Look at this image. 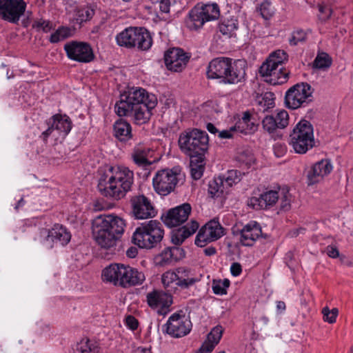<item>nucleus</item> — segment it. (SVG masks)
<instances>
[{
    "mask_svg": "<svg viewBox=\"0 0 353 353\" xmlns=\"http://www.w3.org/2000/svg\"><path fill=\"white\" fill-rule=\"evenodd\" d=\"M274 153L276 154V155L279 157V156L283 155V154L285 151V146L282 145L281 144L278 143L274 147Z\"/></svg>",
    "mask_w": 353,
    "mask_h": 353,
    "instance_id": "nucleus-60",
    "label": "nucleus"
},
{
    "mask_svg": "<svg viewBox=\"0 0 353 353\" xmlns=\"http://www.w3.org/2000/svg\"><path fill=\"white\" fill-rule=\"evenodd\" d=\"M184 256V250L179 247L165 248L161 254L162 261L170 263L172 261H177Z\"/></svg>",
    "mask_w": 353,
    "mask_h": 353,
    "instance_id": "nucleus-35",
    "label": "nucleus"
},
{
    "mask_svg": "<svg viewBox=\"0 0 353 353\" xmlns=\"http://www.w3.org/2000/svg\"><path fill=\"white\" fill-rule=\"evenodd\" d=\"M117 45L128 49L137 48L141 51L148 50L152 45L150 32L142 27H129L116 36Z\"/></svg>",
    "mask_w": 353,
    "mask_h": 353,
    "instance_id": "nucleus-8",
    "label": "nucleus"
},
{
    "mask_svg": "<svg viewBox=\"0 0 353 353\" xmlns=\"http://www.w3.org/2000/svg\"><path fill=\"white\" fill-rule=\"evenodd\" d=\"M203 252L206 256H210L216 254V250L214 247L210 246L204 249Z\"/></svg>",
    "mask_w": 353,
    "mask_h": 353,
    "instance_id": "nucleus-63",
    "label": "nucleus"
},
{
    "mask_svg": "<svg viewBox=\"0 0 353 353\" xmlns=\"http://www.w3.org/2000/svg\"><path fill=\"white\" fill-rule=\"evenodd\" d=\"M71 36L72 30L70 28L61 26L50 35L49 41L52 43H57L70 37Z\"/></svg>",
    "mask_w": 353,
    "mask_h": 353,
    "instance_id": "nucleus-41",
    "label": "nucleus"
},
{
    "mask_svg": "<svg viewBox=\"0 0 353 353\" xmlns=\"http://www.w3.org/2000/svg\"><path fill=\"white\" fill-rule=\"evenodd\" d=\"M192 323L185 314L176 312L172 314L163 325L168 334L174 338L183 337L190 333L192 329Z\"/></svg>",
    "mask_w": 353,
    "mask_h": 353,
    "instance_id": "nucleus-16",
    "label": "nucleus"
},
{
    "mask_svg": "<svg viewBox=\"0 0 353 353\" xmlns=\"http://www.w3.org/2000/svg\"><path fill=\"white\" fill-rule=\"evenodd\" d=\"M234 130H236L235 127L234 128H232L230 129V130H223L221 132H219V138H221V139H230V138H231L232 137L231 131H232Z\"/></svg>",
    "mask_w": 353,
    "mask_h": 353,
    "instance_id": "nucleus-59",
    "label": "nucleus"
},
{
    "mask_svg": "<svg viewBox=\"0 0 353 353\" xmlns=\"http://www.w3.org/2000/svg\"><path fill=\"white\" fill-rule=\"evenodd\" d=\"M148 305L152 309L160 308L158 311L160 314H166L169 307L173 303L172 296L162 290H154L146 295Z\"/></svg>",
    "mask_w": 353,
    "mask_h": 353,
    "instance_id": "nucleus-22",
    "label": "nucleus"
},
{
    "mask_svg": "<svg viewBox=\"0 0 353 353\" xmlns=\"http://www.w3.org/2000/svg\"><path fill=\"white\" fill-rule=\"evenodd\" d=\"M46 123L48 125V128L44 130L39 136V138L45 143H47L48 139L49 137L51 135L52 132L54 130V128L52 127V124L48 119L46 121Z\"/></svg>",
    "mask_w": 353,
    "mask_h": 353,
    "instance_id": "nucleus-53",
    "label": "nucleus"
},
{
    "mask_svg": "<svg viewBox=\"0 0 353 353\" xmlns=\"http://www.w3.org/2000/svg\"><path fill=\"white\" fill-rule=\"evenodd\" d=\"M113 133L120 142H127L133 137L130 123L123 119H119L114 122Z\"/></svg>",
    "mask_w": 353,
    "mask_h": 353,
    "instance_id": "nucleus-30",
    "label": "nucleus"
},
{
    "mask_svg": "<svg viewBox=\"0 0 353 353\" xmlns=\"http://www.w3.org/2000/svg\"><path fill=\"white\" fill-rule=\"evenodd\" d=\"M48 120L54 128V130H57L59 132L63 133L64 137L67 136L72 129V121L66 114L62 115L56 114L52 116Z\"/></svg>",
    "mask_w": 353,
    "mask_h": 353,
    "instance_id": "nucleus-31",
    "label": "nucleus"
},
{
    "mask_svg": "<svg viewBox=\"0 0 353 353\" xmlns=\"http://www.w3.org/2000/svg\"><path fill=\"white\" fill-rule=\"evenodd\" d=\"M192 212L191 205L184 203L168 210L161 215V220L168 228L177 227L184 223Z\"/></svg>",
    "mask_w": 353,
    "mask_h": 353,
    "instance_id": "nucleus-20",
    "label": "nucleus"
},
{
    "mask_svg": "<svg viewBox=\"0 0 353 353\" xmlns=\"http://www.w3.org/2000/svg\"><path fill=\"white\" fill-rule=\"evenodd\" d=\"M64 50L70 59L77 62L87 63L95 58L91 46L86 42L73 41L67 43Z\"/></svg>",
    "mask_w": 353,
    "mask_h": 353,
    "instance_id": "nucleus-17",
    "label": "nucleus"
},
{
    "mask_svg": "<svg viewBox=\"0 0 353 353\" xmlns=\"http://www.w3.org/2000/svg\"><path fill=\"white\" fill-rule=\"evenodd\" d=\"M256 102L257 111L268 112L269 109L274 107V94L271 92H266L257 97Z\"/></svg>",
    "mask_w": 353,
    "mask_h": 353,
    "instance_id": "nucleus-33",
    "label": "nucleus"
},
{
    "mask_svg": "<svg viewBox=\"0 0 353 353\" xmlns=\"http://www.w3.org/2000/svg\"><path fill=\"white\" fill-rule=\"evenodd\" d=\"M27 3L24 0H0V19L13 24H18L21 18L27 14Z\"/></svg>",
    "mask_w": 353,
    "mask_h": 353,
    "instance_id": "nucleus-15",
    "label": "nucleus"
},
{
    "mask_svg": "<svg viewBox=\"0 0 353 353\" xmlns=\"http://www.w3.org/2000/svg\"><path fill=\"white\" fill-rule=\"evenodd\" d=\"M219 29L222 34L228 37L235 36V32L238 29V21L236 19L223 20L219 23Z\"/></svg>",
    "mask_w": 353,
    "mask_h": 353,
    "instance_id": "nucleus-37",
    "label": "nucleus"
},
{
    "mask_svg": "<svg viewBox=\"0 0 353 353\" xmlns=\"http://www.w3.org/2000/svg\"><path fill=\"white\" fill-rule=\"evenodd\" d=\"M220 10L216 3L196 6L189 12L185 20L186 26L191 30L201 28L206 21L219 18Z\"/></svg>",
    "mask_w": 353,
    "mask_h": 353,
    "instance_id": "nucleus-10",
    "label": "nucleus"
},
{
    "mask_svg": "<svg viewBox=\"0 0 353 353\" xmlns=\"http://www.w3.org/2000/svg\"><path fill=\"white\" fill-rule=\"evenodd\" d=\"M111 176V173L109 172V171L108 170V172H105V173H103L99 180V183L98 185L101 182L102 179H104V180L103 181V182L104 183L105 185H103V187L105 188V185H108V179H109V177Z\"/></svg>",
    "mask_w": 353,
    "mask_h": 353,
    "instance_id": "nucleus-61",
    "label": "nucleus"
},
{
    "mask_svg": "<svg viewBox=\"0 0 353 353\" xmlns=\"http://www.w3.org/2000/svg\"><path fill=\"white\" fill-rule=\"evenodd\" d=\"M125 265L121 263H112L102 271V279L106 282L112 283L115 286H120L121 276Z\"/></svg>",
    "mask_w": 353,
    "mask_h": 353,
    "instance_id": "nucleus-29",
    "label": "nucleus"
},
{
    "mask_svg": "<svg viewBox=\"0 0 353 353\" xmlns=\"http://www.w3.org/2000/svg\"><path fill=\"white\" fill-rule=\"evenodd\" d=\"M213 350L212 345H207L204 343L201 345V347L196 352V353H211Z\"/></svg>",
    "mask_w": 353,
    "mask_h": 353,
    "instance_id": "nucleus-58",
    "label": "nucleus"
},
{
    "mask_svg": "<svg viewBox=\"0 0 353 353\" xmlns=\"http://www.w3.org/2000/svg\"><path fill=\"white\" fill-rule=\"evenodd\" d=\"M257 11L265 20H269L274 14L275 10L272 5V3L268 0L263 1L260 5L256 8Z\"/></svg>",
    "mask_w": 353,
    "mask_h": 353,
    "instance_id": "nucleus-43",
    "label": "nucleus"
},
{
    "mask_svg": "<svg viewBox=\"0 0 353 353\" xmlns=\"http://www.w3.org/2000/svg\"><path fill=\"white\" fill-rule=\"evenodd\" d=\"M290 144L298 154L306 153L315 145L313 126L310 121L305 119L301 120L296 125L290 134Z\"/></svg>",
    "mask_w": 353,
    "mask_h": 353,
    "instance_id": "nucleus-9",
    "label": "nucleus"
},
{
    "mask_svg": "<svg viewBox=\"0 0 353 353\" xmlns=\"http://www.w3.org/2000/svg\"><path fill=\"white\" fill-rule=\"evenodd\" d=\"M125 222L114 214H103L92 221V234L97 243L106 250L116 245L124 232Z\"/></svg>",
    "mask_w": 353,
    "mask_h": 353,
    "instance_id": "nucleus-3",
    "label": "nucleus"
},
{
    "mask_svg": "<svg viewBox=\"0 0 353 353\" xmlns=\"http://www.w3.org/2000/svg\"><path fill=\"white\" fill-rule=\"evenodd\" d=\"M289 123V114L286 110H280L274 117L272 115H265L262 120V126L265 131L272 134L277 129H283Z\"/></svg>",
    "mask_w": 353,
    "mask_h": 353,
    "instance_id": "nucleus-24",
    "label": "nucleus"
},
{
    "mask_svg": "<svg viewBox=\"0 0 353 353\" xmlns=\"http://www.w3.org/2000/svg\"><path fill=\"white\" fill-rule=\"evenodd\" d=\"M145 277L143 272L139 271L137 268L130 265H125L121 276L120 286L130 288L139 285L143 283Z\"/></svg>",
    "mask_w": 353,
    "mask_h": 353,
    "instance_id": "nucleus-27",
    "label": "nucleus"
},
{
    "mask_svg": "<svg viewBox=\"0 0 353 353\" xmlns=\"http://www.w3.org/2000/svg\"><path fill=\"white\" fill-rule=\"evenodd\" d=\"M190 56L179 48H172L164 53V62L168 70L181 72L187 65Z\"/></svg>",
    "mask_w": 353,
    "mask_h": 353,
    "instance_id": "nucleus-21",
    "label": "nucleus"
},
{
    "mask_svg": "<svg viewBox=\"0 0 353 353\" xmlns=\"http://www.w3.org/2000/svg\"><path fill=\"white\" fill-rule=\"evenodd\" d=\"M281 199V210L287 211L290 209L291 207V195L289 193L288 190H282L279 191Z\"/></svg>",
    "mask_w": 353,
    "mask_h": 353,
    "instance_id": "nucleus-49",
    "label": "nucleus"
},
{
    "mask_svg": "<svg viewBox=\"0 0 353 353\" xmlns=\"http://www.w3.org/2000/svg\"><path fill=\"white\" fill-rule=\"evenodd\" d=\"M179 145L190 158H203L209 147L208 134L198 129L184 131L179 136Z\"/></svg>",
    "mask_w": 353,
    "mask_h": 353,
    "instance_id": "nucleus-6",
    "label": "nucleus"
},
{
    "mask_svg": "<svg viewBox=\"0 0 353 353\" xmlns=\"http://www.w3.org/2000/svg\"><path fill=\"white\" fill-rule=\"evenodd\" d=\"M158 103L156 95L139 87H132L121 95L115 104L119 117H130L136 125L147 123Z\"/></svg>",
    "mask_w": 353,
    "mask_h": 353,
    "instance_id": "nucleus-1",
    "label": "nucleus"
},
{
    "mask_svg": "<svg viewBox=\"0 0 353 353\" xmlns=\"http://www.w3.org/2000/svg\"><path fill=\"white\" fill-rule=\"evenodd\" d=\"M131 214L137 219L153 218L157 214L150 199L143 194L134 195L130 199Z\"/></svg>",
    "mask_w": 353,
    "mask_h": 353,
    "instance_id": "nucleus-18",
    "label": "nucleus"
},
{
    "mask_svg": "<svg viewBox=\"0 0 353 353\" xmlns=\"http://www.w3.org/2000/svg\"><path fill=\"white\" fill-rule=\"evenodd\" d=\"M241 176L242 173L237 170H229L225 178V183L231 187L241 181Z\"/></svg>",
    "mask_w": 353,
    "mask_h": 353,
    "instance_id": "nucleus-51",
    "label": "nucleus"
},
{
    "mask_svg": "<svg viewBox=\"0 0 353 353\" xmlns=\"http://www.w3.org/2000/svg\"><path fill=\"white\" fill-rule=\"evenodd\" d=\"M230 285V281L228 279L223 280H213L212 291L215 294L223 295L227 294V289Z\"/></svg>",
    "mask_w": 353,
    "mask_h": 353,
    "instance_id": "nucleus-45",
    "label": "nucleus"
},
{
    "mask_svg": "<svg viewBox=\"0 0 353 353\" xmlns=\"http://www.w3.org/2000/svg\"><path fill=\"white\" fill-rule=\"evenodd\" d=\"M138 254V250L136 248L130 247L126 251V254L130 258H134Z\"/></svg>",
    "mask_w": 353,
    "mask_h": 353,
    "instance_id": "nucleus-62",
    "label": "nucleus"
},
{
    "mask_svg": "<svg viewBox=\"0 0 353 353\" xmlns=\"http://www.w3.org/2000/svg\"><path fill=\"white\" fill-rule=\"evenodd\" d=\"M332 170V165L327 159H322L316 163L307 174L308 185L318 183L324 176L329 174Z\"/></svg>",
    "mask_w": 353,
    "mask_h": 353,
    "instance_id": "nucleus-28",
    "label": "nucleus"
},
{
    "mask_svg": "<svg viewBox=\"0 0 353 353\" xmlns=\"http://www.w3.org/2000/svg\"><path fill=\"white\" fill-rule=\"evenodd\" d=\"M94 14V10L90 7L79 8L76 12L75 19L77 23L81 24L90 20Z\"/></svg>",
    "mask_w": 353,
    "mask_h": 353,
    "instance_id": "nucleus-44",
    "label": "nucleus"
},
{
    "mask_svg": "<svg viewBox=\"0 0 353 353\" xmlns=\"http://www.w3.org/2000/svg\"><path fill=\"white\" fill-rule=\"evenodd\" d=\"M154 2H159V8L162 12L168 13L172 1L174 0H153Z\"/></svg>",
    "mask_w": 353,
    "mask_h": 353,
    "instance_id": "nucleus-54",
    "label": "nucleus"
},
{
    "mask_svg": "<svg viewBox=\"0 0 353 353\" xmlns=\"http://www.w3.org/2000/svg\"><path fill=\"white\" fill-rule=\"evenodd\" d=\"M318 18L322 22L326 21L332 15V9L330 6L324 4L318 5Z\"/></svg>",
    "mask_w": 353,
    "mask_h": 353,
    "instance_id": "nucleus-52",
    "label": "nucleus"
},
{
    "mask_svg": "<svg viewBox=\"0 0 353 353\" xmlns=\"http://www.w3.org/2000/svg\"><path fill=\"white\" fill-rule=\"evenodd\" d=\"M327 254L333 259H336L339 256V251L338 248L332 245H328L326 248Z\"/></svg>",
    "mask_w": 353,
    "mask_h": 353,
    "instance_id": "nucleus-57",
    "label": "nucleus"
},
{
    "mask_svg": "<svg viewBox=\"0 0 353 353\" xmlns=\"http://www.w3.org/2000/svg\"><path fill=\"white\" fill-rule=\"evenodd\" d=\"M236 160L240 163L244 164L248 168H250L254 162V157L250 151L243 150L238 153L236 157Z\"/></svg>",
    "mask_w": 353,
    "mask_h": 353,
    "instance_id": "nucleus-46",
    "label": "nucleus"
},
{
    "mask_svg": "<svg viewBox=\"0 0 353 353\" xmlns=\"http://www.w3.org/2000/svg\"><path fill=\"white\" fill-rule=\"evenodd\" d=\"M126 325L132 330L137 329L139 325L138 320L133 316L129 315L125 319Z\"/></svg>",
    "mask_w": 353,
    "mask_h": 353,
    "instance_id": "nucleus-55",
    "label": "nucleus"
},
{
    "mask_svg": "<svg viewBox=\"0 0 353 353\" xmlns=\"http://www.w3.org/2000/svg\"><path fill=\"white\" fill-rule=\"evenodd\" d=\"M149 152V148L139 144L136 145L133 149L132 158L135 164L141 167L146 168L152 164L151 161L148 159Z\"/></svg>",
    "mask_w": 353,
    "mask_h": 353,
    "instance_id": "nucleus-32",
    "label": "nucleus"
},
{
    "mask_svg": "<svg viewBox=\"0 0 353 353\" xmlns=\"http://www.w3.org/2000/svg\"><path fill=\"white\" fill-rule=\"evenodd\" d=\"M39 234L43 238L42 243L50 249L57 245H66L72 236L66 227L59 223L54 224L50 229H40Z\"/></svg>",
    "mask_w": 353,
    "mask_h": 353,
    "instance_id": "nucleus-14",
    "label": "nucleus"
},
{
    "mask_svg": "<svg viewBox=\"0 0 353 353\" xmlns=\"http://www.w3.org/2000/svg\"><path fill=\"white\" fill-rule=\"evenodd\" d=\"M161 280L165 288L174 283L181 290L189 289L199 281L191 270L183 267L165 272Z\"/></svg>",
    "mask_w": 353,
    "mask_h": 353,
    "instance_id": "nucleus-13",
    "label": "nucleus"
},
{
    "mask_svg": "<svg viewBox=\"0 0 353 353\" xmlns=\"http://www.w3.org/2000/svg\"><path fill=\"white\" fill-rule=\"evenodd\" d=\"M231 274L234 276H239L242 272V267L239 263H232L230 266Z\"/></svg>",
    "mask_w": 353,
    "mask_h": 353,
    "instance_id": "nucleus-56",
    "label": "nucleus"
},
{
    "mask_svg": "<svg viewBox=\"0 0 353 353\" xmlns=\"http://www.w3.org/2000/svg\"><path fill=\"white\" fill-rule=\"evenodd\" d=\"M240 235L239 242L243 246L252 247L260 237L266 238L267 235H263L262 229L259 223L251 221L239 230Z\"/></svg>",
    "mask_w": 353,
    "mask_h": 353,
    "instance_id": "nucleus-23",
    "label": "nucleus"
},
{
    "mask_svg": "<svg viewBox=\"0 0 353 353\" xmlns=\"http://www.w3.org/2000/svg\"><path fill=\"white\" fill-rule=\"evenodd\" d=\"M288 60V54L283 50L272 52L259 68L260 74L266 77V81L276 85L285 83L289 77V72L284 68L277 69Z\"/></svg>",
    "mask_w": 353,
    "mask_h": 353,
    "instance_id": "nucleus-5",
    "label": "nucleus"
},
{
    "mask_svg": "<svg viewBox=\"0 0 353 353\" xmlns=\"http://www.w3.org/2000/svg\"><path fill=\"white\" fill-rule=\"evenodd\" d=\"M207 130L212 134H216L217 132H218V130L216 129V128L214 126V124L211 123H208L207 124Z\"/></svg>",
    "mask_w": 353,
    "mask_h": 353,
    "instance_id": "nucleus-64",
    "label": "nucleus"
},
{
    "mask_svg": "<svg viewBox=\"0 0 353 353\" xmlns=\"http://www.w3.org/2000/svg\"><path fill=\"white\" fill-rule=\"evenodd\" d=\"M108 171L111 173L108 179V185L103 187L105 184L103 179L98 185V189L103 196L119 200L131 190L134 183V172L125 166L117 168L109 166Z\"/></svg>",
    "mask_w": 353,
    "mask_h": 353,
    "instance_id": "nucleus-4",
    "label": "nucleus"
},
{
    "mask_svg": "<svg viewBox=\"0 0 353 353\" xmlns=\"http://www.w3.org/2000/svg\"><path fill=\"white\" fill-rule=\"evenodd\" d=\"M250 119V114L245 112L242 119L236 124L235 129L245 134L253 133L256 130V126L253 123L249 124Z\"/></svg>",
    "mask_w": 353,
    "mask_h": 353,
    "instance_id": "nucleus-36",
    "label": "nucleus"
},
{
    "mask_svg": "<svg viewBox=\"0 0 353 353\" xmlns=\"http://www.w3.org/2000/svg\"><path fill=\"white\" fill-rule=\"evenodd\" d=\"M224 192L223 180L221 178H215L209 181L208 194L211 197H219Z\"/></svg>",
    "mask_w": 353,
    "mask_h": 353,
    "instance_id": "nucleus-39",
    "label": "nucleus"
},
{
    "mask_svg": "<svg viewBox=\"0 0 353 353\" xmlns=\"http://www.w3.org/2000/svg\"><path fill=\"white\" fill-rule=\"evenodd\" d=\"M306 37L307 34L303 30H294L292 33L291 37L289 39V43L290 46H296L299 43L304 42L306 39Z\"/></svg>",
    "mask_w": 353,
    "mask_h": 353,
    "instance_id": "nucleus-47",
    "label": "nucleus"
},
{
    "mask_svg": "<svg viewBox=\"0 0 353 353\" xmlns=\"http://www.w3.org/2000/svg\"><path fill=\"white\" fill-rule=\"evenodd\" d=\"M164 230L157 220H150L141 224L132 235V242L141 248L152 249L162 241Z\"/></svg>",
    "mask_w": 353,
    "mask_h": 353,
    "instance_id": "nucleus-7",
    "label": "nucleus"
},
{
    "mask_svg": "<svg viewBox=\"0 0 353 353\" xmlns=\"http://www.w3.org/2000/svg\"><path fill=\"white\" fill-rule=\"evenodd\" d=\"M205 157L203 158H190V173L192 177L194 180H198L201 178L205 169L204 163Z\"/></svg>",
    "mask_w": 353,
    "mask_h": 353,
    "instance_id": "nucleus-38",
    "label": "nucleus"
},
{
    "mask_svg": "<svg viewBox=\"0 0 353 353\" xmlns=\"http://www.w3.org/2000/svg\"><path fill=\"white\" fill-rule=\"evenodd\" d=\"M332 63V58L326 52L317 54L314 62L313 67L317 69L325 70L329 68Z\"/></svg>",
    "mask_w": 353,
    "mask_h": 353,
    "instance_id": "nucleus-42",
    "label": "nucleus"
},
{
    "mask_svg": "<svg viewBox=\"0 0 353 353\" xmlns=\"http://www.w3.org/2000/svg\"><path fill=\"white\" fill-rule=\"evenodd\" d=\"M100 350L99 343L89 339H83L76 345L78 353H100Z\"/></svg>",
    "mask_w": 353,
    "mask_h": 353,
    "instance_id": "nucleus-34",
    "label": "nucleus"
},
{
    "mask_svg": "<svg viewBox=\"0 0 353 353\" xmlns=\"http://www.w3.org/2000/svg\"><path fill=\"white\" fill-rule=\"evenodd\" d=\"M181 176L180 166H174L171 169H163L158 171L152 179L154 190L162 196L169 194L174 191Z\"/></svg>",
    "mask_w": 353,
    "mask_h": 353,
    "instance_id": "nucleus-11",
    "label": "nucleus"
},
{
    "mask_svg": "<svg viewBox=\"0 0 353 353\" xmlns=\"http://www.w3.org/2000/svg\"><path fill=\"white\" fill-rule=\"evenodd\" d=\"M199 224L196 221L192 220L186 225L172 230L170 234L171 241L175 245H181L183 241L194 234L199 229Z\"/></svg>",
    "mask_w": 353,
    "mask_h": 353,
    "instance_id": "nucleus-26",
    "label": "nucleus"
},
{
    "mask_svg": "<svg viewBox=\"0 0 353 353\" xmlns=\"http://www.w3.org/2000/svg\"><path fill=\"white\" fill-rule=\"evenodd\" d=\"M313 92L314 89L306 82L294 85L285 92L286 106L293 110L307 106L313 100Z\"/></svg>",
    "mask_w": 353,
    "mask_h": 353,
    "instance_id": "nucleus-12",
    "label": "nucleus"
},
{
    "mask_svg": "<svg viewBox=\"0 0 353 353\" xmlns=\"http://www.w3.org/2000/svg\"><path fill=\"white\" fill-rule=\"evenodd\" d=\"M322 313L323 314V320L325 321L328 322L329 323H333L336 321L339 310L335 307L330 310L328 307H325L322 310Z\"/></svg>",
    "mask_w": 353,
    "mask_h": 353,
    "instance_id": "nucleus-50",
    "label": "nucleus"
},
{
    "mask_svg": "<svg viewBox=\"0 0 353 353\" xmlns=\"http://www.w3.org/2000/svg\"><path fill=\"white\" fill-rule=\"evenodd\" d=\"M223 329L221 325H216L212 329L210 333L207 335V339L203 343L208 345H212L213 349L215 346L219 343L222 334H223Z\"/></svg>",
    "mask_w": 353,
    "mask_h": 353,
    "instance_id": "nucleus-40",
    "label": "nucleus"
},
{
    "mask_svg": "<svg viewBox=\"0 0 353 353\" xmlns=\"http://www.w3.org/2000/svg\"><path fill=\"white\" fill-rule=\"evenodd\" d=\"M280 197L279 191L266 190L259 197L253 196L249 201V205L255 210L268 209L276 204Z\"/></svg>",
    "mask_w": 353,
    "mask_h": 353,
    "instance_id": "nucleus-25",
    "label": "nucleus"
},
{
    "mask_svg": "<svg viewBox=\"0 0 353 353\" xmlns=\"http://www.w3.org/2000/svg\"><path fill=\"white\" fill-rule=\"evenodd\" d=\"M32 28L37 29V31L42 30L43 32L47 33L53 29V25L52 23L48 20L41 19L34 22Z\"/></svg>",
    "mask_w": 353,
    "mask_h": 353,
    "instance_id": "nucleus-48",
    "label": "nucleus"
},
{
    "mask_svg": "<svg viewBox=\"0 0 353 353\" xmlns=\"http://www.w3.org/2000/svg\"><path fill=\"white\" fill-rule=\"evenodd\" d=\"M248 65L243 59L220 57L212 59L208 65V79H216L224 85H237L246 81Z\"/></svg>",
    "mask_w": 353,
    "mask_h": 353,
    "instance_id": "nucleus-2",
    "label": "nucleus"
},
{
    "mask_svg": "<svg viewBox=\"0 0 353 353\" xmlns=\"http://www.w3.org/2000/svg\"><path fill=\"white\" fill-rule=\"evenodd\" d=\"M223 235L224 228L218 220L214 219L201 228L196 236L195 244L202 248L207 243L216 241Z\"/></svg>",
    "mask_w": 353,
    "mask_h": 353,
    "instance_id": "nucleus-19",
    "label": "nucleus"
}]
</instances>
